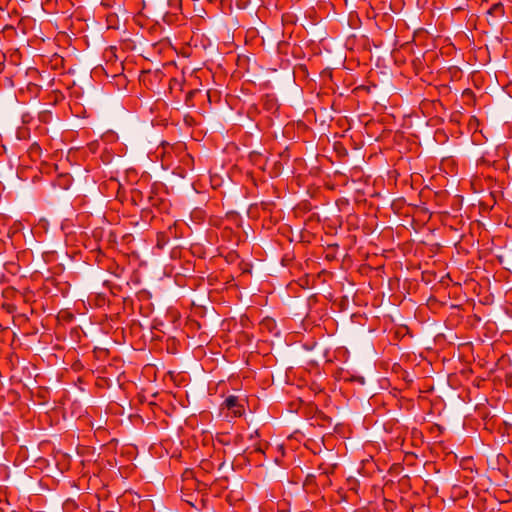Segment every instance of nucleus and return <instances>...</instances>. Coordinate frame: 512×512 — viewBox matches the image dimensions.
<instances>
[{
	"label": "nucleus",
	"mask_w": 512,
	"mask_h": 512,
	"mask_svg": "<svg viewBox=\"0 0 512 512\" xmlns=\"http://www.w3.org/2000/svg\"><path fill=\"white\" fill-rule=\"evenodd\" d=\"M224 403L229 410H232L234 415L240 416L242 414V405L239 404L237 396L231 395L227 397Z\"/></svg>",
	"instance_id": "1"
},
{
	"label": "nucleus",
	"mask_w": 512,
	"mask_h": 512,
	"mask_svg": "<svg viewBox=\"0 0 512 512\" xmlns=\"http://www.w3.org/2000/svg\"><path fill=\"white\" fill-rule=\"evenodd\" d=\"M138 500V508L141 510V509H149L150 506H151V501L150 500H140V495L135 493V494H132L130 492V511L131 510H135L136 508V505H135V500Z\"/></svg>",
	"instance_id": "2"
},
{
	"label": "nucleus",
	"mask_w": 512,
	"mask_h": 512,
	"mask_svg": "<svg viewBox=\"0 0 512 512\" xmlns=\"http://www.w3.org/2000/svg\"><path fill=\"white\" fill-rule=\"evenodd\" d=\"M262 102L264 109H266L267 111L274 112L278 109L277 99L275 98L274 95L266 94L262 98Z\"/></svg>",
	"instance_id": "3"
},
{
	"label": "nucleus",
	"mask_w": 512,
	"mask_h": 512,
	"mask_svg": "<svg viewBox=\"0 0 512 512\" xmlns=\"http://www.w3.org/2000/svg\"><path fill=\"white\" fill-rule=\"evenodd\" d=\"M135 212L133 211V213L130 211V222H129V225L130 226H140V228L142 230H146L149 226L148 224V221L147 220H143L142 223L140 224L137 220H135Z\"/></svg>",
	"instance_id": "4"
},
{
	"label": "nucleus",
	"mask_w": 512,
	"mask_h": 512,
	"mask_svg": "<svg viewBox=\"0 0 512 512\" xmlns=\"http://www.w3.org/2000/svg\"><path fill=\"white\" fill-rule=\"evenodd\" d=\"M503 5L501 3H496L490 7L488 13L491 15H501L503 14Z\"/></svg>",
	"instance_id": "5"
},
{
	"label": "nucleus",
	"mask_w": 512,
	"mask_h": 512,
	"mask_svg": "<svg viewBox=\"0 0 512 512\" xmlns=\"http://www.w3.org/2000/svg\"><path fill=\"white\" fill-rule=\"evenodd\" d=\"M129 262H130V266L133 263H137L139 267H141L144 264V262L141 261L140 256L138 254L134 253V252L130 253Z\"/></svg>",
	"instance_id": "6"
},
{
	"label": "nucleus",
	"mask_w": 512,
	"mask_h": 512,
	"mask_svg": "<svg viewBox=\"0 0 512 512\" xmlns=\"http://www.w3.org/2000/svg\"><path fill=\"white\" fill-rule=\"evenodd\" d=\"M343 379L348 382H357L361 385H363L365 383V379L362 376H349V377L344 376Z\"/></svg>",
	"instance_id": "7"
},
{
	"label": "nucleus",
	"mask_w": 512,
	"mask_h": 512,
	"mask_svg": "<svg viewBox=\"0 0 512 512\" xmlns=\"http://www.w3.org/2000/svg\"><path fill=\"white\" fill-rule=\"evenodd\" d=\"M130 281H132L135 284H139L141 282V277L138 271H134L133 275L130 276Z\"/></svg>",
	"instance_id": "8"
},
{
	"label": "nucleus",
	"mask_w": 512,
	"mask_h": 512,
	"mask_svg": "<svg viewBox=\"0 0 512 512\" xmlns=\"http://www.w3.org/2000/svg\"><path fill=\"white\" fill-rule=\"evenodd\" d=\"M163 238H164L163 234L158 235L157 246L159 248H162L165 245V243H166Z\"/></svg>",
	"instance_id": "9"
},
{
	"label": "nucleus",
	"mask_w": 512,
	"mask_h": 512,
	"mask_svg": "<svg viewBox=\"0 0 512 512\" xmlns=\"http://www.w3.org/2000/svg\"><path fill=\"white\" fill-rule=\"evenodd\" d=\"M132 1H133V4H134L135 6H137V7H138V6H141V9H143V8H144V6H145L144 0H132Z\"/></svg>",
	"instance_id": "10"
},
{
	"label": "nucleus",
	"mask_w": 512,
	"mask_h": 512,
	"mask_svg": "<svg viewBox=\"0 0 512 512\" xmlns=\"http://www.w3.org/2000/svg\"><path fill=\"white\" fill-rule=\"evenodd\" d=\"M130 422L134 423L135 421H138L140 417L138 415H132L129 416Z\"/></svg>",
	"instance_id": "11"
},
{
	"label": "nucleus",
	"mask_w": 512,
	"mask_h": 512,
	"mask_svg": "<svg viewBox=\"0 0 512 512\" xmlns=\"http://www.w3.org/2000/svg\"><path fill=\"white\" fill-rule=\"evenodd\" d=\"M41 117H42L43 121H46L47 117H50V114L45 112L41 115Z\"/></svg>",
	"instance_id": "12"
},
{
	"label": "nucleus",
	"mask_w": 512,
	"mask_h": 512,
	"mask_svg": "<svg viewBox=\"0 0 512 512\" xmlns=\"http://www.w3.org/2000/svg\"><path fill=\"white\" fill-rule=\"evenodd\" d=\"M129 174H130V181H131V180H132V176H133V174H136V172H135V170H134V169H131V168H130Z\"/></svg>",
	"instance_id": "13"
},
{
	"label": "nucleus",
	"mask_w": 512,
	"mask_h": 512,
	"mask_svg": "<svg viewBox=\"0 0 512 512\" xmlns=\"http://www.w3.org/2000/svg\"><path fill=\"white\" fill-rule=\"evenodd\" d=\"M255 451L263 453V449H262V447L260 445L255 448Z\"/></svg>",
	"instance_id": "14"
},
{
	"label": "nucleus",
	"mask_w": 512,
	"mask_h": 512,
	"mask_svg": "<svg viewBox=\"0 0 512 512\" xmlns=\"http://www.w3.org/2000/svg\"><path fill=\"white\" fill-rule=\"evenodd\" d=\"M135 194H138V192L132 191V200L134 201Z\"/></svg>",
	"instance_id": "15"
},
{
	"label": "nucleus",
	"mask_w": 512,
	"mask_h": 512,
	"mask_svg": "<svg viewBox=\"0 0 512 512\" xmlns=\"http://www.w3.org/2000/svg\"><path fill=\"white\" fill-rule=\"evenodd\" d=\"M134 326H135V323L130 324V330L133 329Z\"/></svg>",
	"instance_id": "16"
},
{
	"label": "nucleus",
	"mask_w": 512,
	"mask_h": 512,
	"mask_svg": "<svg viewBox=\"0 0 512 512\" xmlns=\"http://www.w3.org/2000/svg\"><path fill=\"white\" fill-rule=\"evenodd\" d=\"M132 470H133V469H132V467L130 466V468H129L130 475L132 474Z\"/></svg>",
	"instance_id": "17"
}]
</instances>
